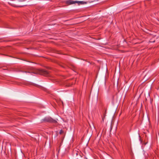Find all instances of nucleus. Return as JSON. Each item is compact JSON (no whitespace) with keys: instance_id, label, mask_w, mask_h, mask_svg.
I'll return each instance as SVG.
<instances>
[{"instance_id":"f257e3e1","label":"nucleus","mask_w":159,"mask_h":159,"mask_svg":"<svg viewBox=\"0 0 159 159\" xmlns=\"http://www.w3.org/2000/svg\"><path fill=\"white\" fill-rule=\"evenodd\" d=\"M22 72L26 73H32L34 74H40L42 75L47 76L48 75V71L44 70H40L33 68H28L26 71H21Z\"/></svg>"},{"instance_id":"7ed1b4c3","label":"nucleus","mask_w":159,"mask_h":159,"mask_svg":"<svg viewBox=\"0 0 159 159\" xmlns=\"http://www.w3.org/2000/svg\"><path fill=\"white\" fill-rule=\"evenodd\" d=\"M44 121L54 123L57 122L56 120H53L50 117H46L41 120V122Z\"/></svg>"},{"instance_id":"39448f33","label":"nucleus","mask_w":159,"mask_h":159,"mask_svg":"<svg viewBox=\"0 0 159 159\" xmlns=\"http://www.w3.org/2000/svg\"><path fill=\"white\" fill-rule=\"evenodd\" d=\"M21 1L19 2L18 3H16V7H23L26 5L23 3L24 1Z\"/></svg>"},{"instance_id":"423d86ee","label":"nucleus","mask_w":159,"mask_h":159,"mask_svg":"<svg viewBox=\"0 0 159 159\" xmlns=\"http://www.w3.org/2000/svg\"><path fill=\"white\" fill-rule=\"evenodd\" d=\"M63 133H64V131L62 130H61L60 132V134H62Z\"/></svg>"},{"instance_id":"0eeeda50","label":"nucleus","mask_w":159,"mask_h":159,"mask_svg":"<svg viewBox=\"0 0 159 159\" xmlns=\"http://www.w3.org/2000/svg\"><path fill=\"white\" fill-rule=\"evenodd\" d=\"M112 128V125H111V129Z\"/></svg>"},{"instance_id":"20e7f679","label":"nucleus","mask_w":159,"mask_h":159,"mask_svg":"<svg viewBox=\"0 0 159 159\" xmlns=\"http://www.w3.org/2000/svg\"><path fill=\"white\" fill-rule=\"evenodd\" d=\"M21 1H9L8 3L11 5L14 6L16 7V3H18L19 2Z\"/></svg>"},{"instance_id":"f03ea898","label":"nucleus","mask_w":159,"mask_h":159,"mask_svg":"<svg viewBox=\"0 0 159 159\" xmlns=\"http://www.w3.org/2000/svg\"><path fill=\"white\" fill-rule=\"evenodd\" d=\"M88 2L79 1H66V3L68 5L75 4L76 3H77L78 5H84L88 3Z\"/></svg>"}]
</instances>
